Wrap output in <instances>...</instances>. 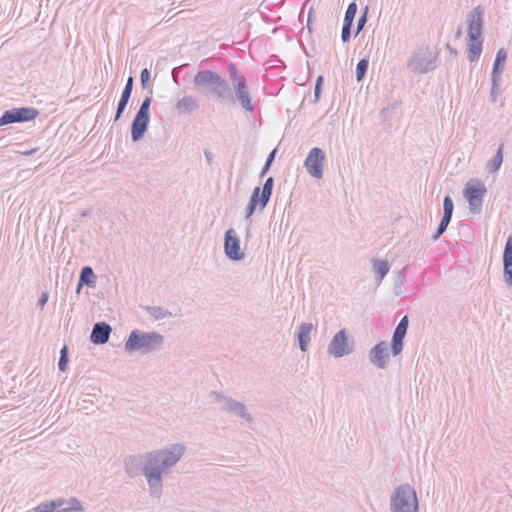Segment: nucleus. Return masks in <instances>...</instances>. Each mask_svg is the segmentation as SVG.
Segmentation results:
<instances>
[{
  "label": "nucleus",
  "instance_id": "1",
  "mask_svg": "<svg viewBox=\"0 0 512 512\" xmlns=\"http://www.w3.org/2000/svg\"><path fill=\"white\" fill-rule=\"evenodd\" d=\"M184 452L183 445L173 444L169 448L154 450L144 455H130L124 460V470L130 478L143 473L150 496L159 498L163 489V474L176 465Z\"/></svg>",
  "mask_w": 512,
  "mask_h": 512
},
{
  "label": "nucleus",
  "instance_id": "2",
  "mask_svg": "<svg viewBox=\"0 0 512 512\" xmlns=\"http://www.w3.org/2000/svg\"><path fill=\"white\" fill-rule=\"evenodd\" d=\"M228 74L231 86L228 84V93L225 96V101L232 105L239 104L246 112H253L255 108L252 104L246 78L234 63L229 64Z\"/></svg>",
  "mask_w": 512,
  "mask_h": 512
},
{
  "label": "nucleus",
  "instance_id": "3",
  "mask_svg": "<svg viewBox=\"0 0 512 512\" xmlns=\"http://www.w3.org/2000/svg\"><path fill=\"white\" fill-rule=\"evenodd\" d=\"M196 91L206 97H215L219 101H225L228 93V82L218 73L211 70L198 71L193 78Z\"/></svg>",
  "mask_w": 512,
  "mask_h": 512
},
{
  "label": "nucleus",
  "instance_id": "4",
  "mask_svg": "<svg viewBox=\"0 0 512 512\" xmlns=\"http://www.w3.org/2000/svg\"><path fill=\"white\" fill-rule=\"evenodd\" d=\"M163 344L164 337L160 333L134 329L125 341L124 349L128 353L140 352L142 354H149L161 349Z\"/></svg>",
  "mask_w": 512,
  "mask_h": 512
},
{
  "label": "nucleus",
  "instance_id": "5",
  "mask_svg": "<svg viewBox=\"0 0 512 512\" xmlns=\"http://www.w3.org/2000/svg\"><path fill=\"white\" fill-rule=\"evenodd\" d=\"M390 512H419L416 490L408 483L394 488L389 504Z\"/></svg>",
  "mask_w": 512,
  "mask_h": 512
},
{
  "label": "nucleus",
  "instance_id": "6",
  "mask_svg": "<svg viewBox=\"0 0 512 512\" xmlns=\"http://www.w3.org/2000/svg\"><path fill=\"white\" fill-rule=\"evenodd\" d=\"M439 66L438 52H433L429 46L418 47L407 63V69L414 74H426Z\"/></svg>",
  "mask_w": 512,
  "mask_h": 512
},
{
  "label": "nucleus",
  "instance_id": "7",
  "mask_svg": "<svg viewBox=\"0 0 512 512\" xmlns=\"http://www.w3.org/2000/svg\"><path fill=\"white\" fill-rule=\"evenodd\" d=\"M152 102V97L148 96L146 97L135 117L132 120L131 123V139L133 142H138L141 139H143L145 133L148 130L149 122H150V105Z\"/></svg>",
  "mask_w": 512,
  "mask_h": 512
},
{
  "label": "nucleus",
  "instance_id": "8",
  "mask_svg": "<svg viewBox=\"0 0 512 512\" xmlns=\"http://www.w3.org/2000/svg\"><path fill=\"white\" fill-rule=\"evenodd\" d=\"M487 192L486 186L481 181H469L463 189V196L469 204L472 214H480L482 211L483 199Z\"/></svg>",
  "mask_w": 512,
  "mask_h": 512
},
{
  "label": "nucleus",
  "instance_id": "9",
  "mask_svg": "<svg viewBox=\"0 0 512 512\" xmlns=\"http://www.w3.org/2000/svg\"><path fill=\"white\" fill-rule=\"evenodd\" d=\"M210 395L211 397H214L215 402L221 404L222 411L241 417L247 422L253 421L251 414L243 403L216 391L211 392Z\"/></svg>",
  "mask_w": 512,
  "mask_h": 512
},
{
  "label": "nucleus",
  "instance_id": "10",
  "mask_svg": "<svg viewBox=\"0 0 512 512\" xmlns=\"http://www.w3.org/2000/svg\"><path fill=\"white\" fill-rule=\"evenodd\" d=\"M39 111L33 107H17L6 110L0 117V127L34 120Z\"/></svg>",
  "mask_w": 512,
  "mask_h": 512
},
{
  "label": "nucleus",
  "instance_id": "11",
  "mask_svg": "<svg viewBox=\"0 0 512 512\" xmlns=\"http://www.w3.org/2000/svg\"><path fill=\"white\" fill-rule=\"evenodd\" d=\"M353 350V344L349 343L347 331L343 328L332 337L327 352L335 358H341L351 354Z\"/></svg>",
  "mask_w": 512,
  "mask_h": 512
},
{
  "label": "nucleus",
  "instance_id": "12",
  "mask_svg": "<svg viewBox=\"0 0 512 512\" xmlns=\"http://www.w3.org/2000/svg\"><path fill=\"white\" fill-rule=\"evenodd\" d=\"M325 159V153L321 148L314 147L309 151L304 161V167L311 177L315 179L323 177Z\"/></svg>",
  "mask_w": 512,
  "mask_h": 512
},
{
  "label": "nucleus",
  "instance_id": "13",
  "mask_svg": "<svg viewBox=\"0 0 512 512\" xmlns=\"http://www.w3.org/2000/svg\"><path fill=\"white\" fill-rule=\"evenodd\" d=\"M484 9L481 5L473 8L467 15L468 22V38L471 42L481 40L483 22H484Z\"/></svg>",
  "mask_w": 512,
  "mask_h": 512
},
{
  "label": "nucleus",
  "instance_id": "14",
  "mask_svg": "<svg viewBox=\"0 0 512 512\" xmlns=\"http://www.w3.org/2000/svg\"><path fill=\"white\" fill-rule=\"evenodd\" d=\"M224 252L227 258L232 261H240L245 256L240 247L239 237L233 228H230L225 232Z\"/></svg>",
  "mask_w": 512,
  "mask_h": 512
},
{
  "label": "nucleus",
  "instance_id": "15",
  "mask_svg": "<svg viewBox=\"0 0 512 512\" xmlns=\"http://www.w3.org/2000/svg\"><path fill=\"white\" fill-rule=\"evenodd\" d=\"M408 326V316L405 315L399 321L392 335L391 352L394 357L398 356L403 350V340L407 334Z\"/></svg>",
  "mask_w": 512,
  "mask_h": 512
},
{
  "label": "nucleus",
  "instance_id": "16",
  "mask_svg": "<svg viewBox=\"0 0 512 512\" xmlns=\"http://www.w3.org/2000/svg\"><path fill=\"white\" fill-rule=\"evenodd\" d=\"M389 359L388 353V344L386 341H381L376 344L369 351V360L370 362L377 366L378 368L384 369L387 365V360Z\"/></svg>",
  "mask_w": 512,
  "mask_h": 512
},
{
  "label": "nucleus",
  "instance_id": "17",
  "mask_svg": "<svg viewBox=\"0 0 512 512\" xmlns=\"http://www.w3.org/2000/svg\"><path fill=\"white\" fill-rule=\"evenodd\" d=\"M503 279L508 287L512 286V235L507 238L503 256Z\"/></svg>",
  "mask_w": 512,
  "mask_h": 512
},
{
  "label": "nucleus",
  "instance_id": "18",
  "mask_svg": "<svg viewBox=\"0 0 512 512\" xmlns=\"http://www.w3.org/2000/svg\"><path fill=\"white\" fill-rule=\"evenodd\" d=\"M111 332L112 328L108 323L97 322L92 328L90 342L95 345H103L108 342Z\"/></svg>",
  "mask_w": 512,
  "mask_h": 512
},
{
  "label": "nucleus",
  "instance_id": "19",
  "mask_svg": "<svg viewBox=\"0 0 512 512\" xmlns=\"http://www.w3.org/2000/svg\"><path fill=\"white\" fill-rule=\"evenodd\" d=\"M269 203V199L263 200V194L260 192V187H255L252 191L250 200L246 207L245 219H249L257 207L260 211L264 210L267 204Z\"/></svg>",
  "mask_w": 512,
  "mask_h": 512
},
{
  "label": "nucleus",
  "instance_id": "20",
  "mask_svg": "<svg viewBox=\"0 0 512 512\" xmlns=\"http://www.w3.org/2000/svg\"><path fill=\"white\" fill-rule=\"evenodd\" d=\"M314 326L312 323H302L299 326L297 332V340L299 343V348L302 352H306L310 342V334L313 331Z\"/></svg>",
  "mask_w": 512,
  "mask_h": 512
},
{
  "label": "nucleus",
  "instance_id": "21",
  "mask_svg": "<svg viewBox=\"0 0 512 512\" xmlns=\"http://www.w3.org/2000/svg\"><path fill=\"white\" fill-rule=\"evenodd\" d=\"M66 504V500L59 498L56 500L46 501L40 503L35 507V512H62V506Z\"/></svg>",
  "mask_w": 512,
  "mask_h": 512
},
{
  "label": "nucleus",
  "instance_id": "22",
  "mask_svg": "<svg viewBox=\"0 0 512 512\" xmlns=\"http://www.w3.org/2000/svg\"><path fill=\"white\" fill-rule=\"evenodd\" d=\"M198 108V102L193 96H184L176 103V109L180 114L191 113Z\"/></svg>",
  "mask_w": 512,
  "mask_h": 512
},
{
  "label": "nucleus",
  "instance_id": "23",
  "mask_svg": "<svg viewBox=\"0 0 512 512\" xmlns=\"http://www.w3.org/2000/svg\"><path fill=\"white\" fill-rule=\"evenodd\" d=\"M96 275L90 266H84L81 269L79 276V286L87 285L88 287L94 288L96 285Z\"/></svg>",
  "mask_w": 512,
  "mask_h": 512
},
{
  "label": "nucleus",
  "instance_id": "24",
  "mask_svg": "<svg viewBox=\"0 0 512 512\" xmlns=\"http://www.w3.org/2000/svg\"><path fill=\"white\" fill-rule=\"evenodd\" d=\"M506 59V50L504 48L499 49L493 63L491 76L501 77Z\"/></svg>",
  "mask_w": 512,
  "mask_h": 512
},
{
  "label": "nucleus",
  "instance_id": "25",
  "mask_svg": "<svg viewBox=\"0 0 512 512\" xmlns=\"http://www.w3.org/2000/svg\"><path fill=\"white\" fill-rule=\"evenodd\" d=\"M373 271L376 274L377 281H382L383 278L388 274L390 265L387 260L373 259L372 260Z\"/></svg>",
  "mask_w": 512,
  "mask_h": 512
},
{
  "label": "nucleus",
  "instance_id": "26",
  "mask_svg": "<svg viewBox=\"0 0 512 512\" xmlns=\"http://www.w3.org/2000/svg\"><path fill=\"white\" fill-rule=\"evenodd\" d=\"M503 150L504 145L500 144L494 157L487 163V170L489 173L497 172L503 163Z\"/></svg>",
  "mask_w": 512,
  "mask_h": 512
},
{
  "label": "nucleus",
  "instance_id": "27",
  "mask_svg": "<svg viewBox=\"0 0 512 512\" xmlns=\"http://www.w3.org/2000/svg\"><path fill=\"white\" fill-rule=\"evenodd\" d=\"M133 84H134V79L132 76H129L127 79V82L125 84V87L121 93V97L119 99L118 105L127 107V104L130 100V97H131V94L133 91Z\"/></svg>",
  "mask_w": 512,
  "mask_h": 512
},
{
  "label": "nucleus",
  "instance_id": "28",
  "mask_svg": "<svg viewBox=\"0 0 512 512\" xmlns=\"http://www.w3.org/2000/svg\"><path fill=\"white\" fill-rule=\"evenodd\" d=\"M145 309L155 320H161L172 316V313L169 310L164 309L161 306H147Z\"/></svg>",
  "mask_w": 512,
  "mask_h": 512
},
{
  "label": "nucleus",
  "instance_id": "29",
  "mask_svg": "<svg viewBox=\"0 0 512 512\" xmlns=\"http://www.w3.org/2000/svg\"><path fill=\"white\" fill-rule=\"evenodd\" d=\"M62 512H84V507L76 497L66 500V504L62 506Z\"/></svg>",
  "mask_w": 512,
  "mask_h": 512
},
{
  "label": "nucleus",
  "instance_id": "30",
  "mask_svg": "<svg viewBox=\"0 0 512 512\" xmlns=\"http://www.w3.org/2000/svg\"><path fill=\"white\" fill-rule=\"evenodd\" d=\"M482 52V42L481 40L477 42H471V44L468 47V54L467 58L470 62H474L476 59L480 57V54Z\"/></svg>",
  "mask_w": 512,
  "mask_h": 512
},
{
  "label": "nucleus",
  "instance_id": "31",
  "mask_svg": "<svg viewBox=\"0 0 512 512\" xmlns=\"http://www.w3.org/2000/svg\"><path fill=\"white\" fill-rule=\"evenodd\" d=\"M407 268L408 267L405 266L404 268L399 270L397 272L396 277L394 278L393 289H394V294L396 296H399L401 294V289H402V286H403V284L405 282V274H406Z\"/></svg>",
  "mask_w": 512,
  "mask_h": 512
},
{
  "label": "nucleus",
  "instance_id": "32",
  "mask_svg": "<svg viewBox=\"0 0 512 512\" xmlns=\"http://www.w3.org/2000/svg\"><path fill=\"white\" fill-rule=\"evenodd\" d=\"M369 66V61L366 58L361 59L356 65V80L361 81L364 79Z\"/></svg>",
  "mask_w": 512,
  "mask_h": 512
},
{
  "label": "nucleus",
  "instance_id": "33",
  "mask_svg": "<svg viewBox=\"0 0 512 512\" xmlns=\"http://www.w3.org/2000/svg\"><path fill=\"white\" fill-rule=\"evenodd\" d=\"M69 350L66 345L62 347L60 350V357L58 362V368L60 371L65 372L67 370L68 362H69Z\"/></svg>",
  "mask_w": 512,
  "mask_h": 512
},
{
  "label": "nucleus",
  "instance_id": "34",
  "mask_svg": "<svg viewBox=\"0 0 512 512\" xmlns=\"http://www.w3.org/2000/svg\"><path fill=\"white\" fill-rule=\"evenodd\" d=\"M451 219L452 218H449V217H446V216H442L441 221H440V223L438 225V228H437L436 232L432 236V240L433 241L438 240L441 237V235L446 231L449 223L451 222Z\"/></svg>",
  "mask_w": 512,
  "mask_h": 512
},
{
  "label": "nucleus",
  "instance_id": "35",
  "mask_svg": "<svg viewBox=\"0 0 512 512\" xmlns=\"http://www.w3.org/2000/svg\"><path fill=\"white\" fill-rule=\"evenodd\" d=\"M357 9H358L357 4L355 2H351L346 9L343 23L353 25V21L356 16Z\"/></svg>",
  "mask_w": 512,
  "mask_h": 512
},
{
  "label": "nucleus",
  "instance_id": "36",
  "mask_svg": "<svg viewBox=\"0 0 512 512\" xmlns=\"http://www.w3.org/2000/svg\"><path fill=\"white\" fill-rule=\"evenodd\" d=\"M273 186H274V178L268 177L262 187L260 188V192L263 194V200L271 198L272 192H273Z\"/></svg>",
  "mask_w": 512,
  "mask_h": 512
},
{
  "label": "nucleus",
  "instance_id": "37",
  "mask_svg": "<svg viewBox=\"0 0 512 512\" xmlns=\"http://www.w3.org/2000/svg\"><path fill=\"white\" fill-rule=\"evenodd\" d=\"M500 81H501V77L491 76L492 85H491L490 97H491L492 102H496L497 96L500 94V90H499Z\"/></svg>",
  "mask_w": 512,
  "mask_h": 512
},
{
  "label": "nucleus",
  "instance_id": "38",
  "mask_svg": "<svg viewBox=\"0 0 512 512\" xmlns=\"http://www.w3.org/2000/svg\"><path fill=\"white\" fill-rule=\"evenodd\" d=\"M453 210H454L453 200L449 195H447L444 197V200H443V215L442 216L452 218Z\"/></svg>",
  "mask_w": 512,
  "mask_h": 512
},
{
  "label": "nucleus",
  "instance_id": "39",
  "mask_svg": "<svg viewBox=\"0 0 512 512\" xmlns=\"http://www.w3.org/2000/svg\"><path fill=\"white\" fill-rule=\"evenodd\" d=\"M324 82V77L319 75L316 79L315 87H314V100L313 103H317L320 99L322 93V86Z\"/></svg>",
  "mask_w": 512,
  "mask_h": 512
},
{
  "label": "nucleus",
  "instance_id": "40",
  "mask_svg": "<svg viewBox=\"0 0 512 512\" xmlns=\"http://www.w3.org/2000/svg\"><path fill=\"white\" fill-rule=\"evenodd\" d=\"M367 14H368V7H366L363 11V13L360 15L358 21H357V27H356V33L355 35H358L364 28L365 24L367 23Z\"/></svg>",
  "mask_w": 512,
  "mask_h": 512
},
{
  "label": "nucleus",
  "instance_id": "41",
  "mask_svg": "<svg viewBox=\"0 0 512 512\" xmlns=\"http://www.w3.org/2000/svg\"><path fill=\"white\" fill-rule=\"evenodd\" d=\"M352 26L351 24H346V23H343V26H342V31H341V39L342 41L345 43V42H348L351 38V29H352Z\"/></svg>",
  "mask_w": 512,
  "mask_h": 512
},
{
  "label": "nucleus",
  "instance_id": "42",
  "mask_svg": "<svg viewBox=\"0 0 512 512\" xmlns=\"http://www.w3.org/2000/svg\"><path fill=\"white\" fill-rule=\"evenodd\" d=\"M150 77H151V75L147 68H145L141 71L140 80H141L142 87L144 89L146 88L147 83L150 81Z\"/></svg>",
  "mask_w": 512,
  "mask_h": 512
},
{
  "label": "nucleus",
  "instance_id": "43",
  "mask_svg": "<svg viewBox=\"0 0 512 512\" xmlns=\"http://www.w3.org/2000/svg\"><path fill=\"white\" fill-rule=\"evenodd\" d=\"M48 299H49V293L43 292L41 294L40 298L38 299L37 306H39L40 308H43L46 305V303L48 302Z\"/></svg>",
  "mask_w": 512,
  "mask_h": 512
},
{
  "label": "nucleus",
  "instance_id": "44",
  "mask_svg": "<svg viewBox=\"0 0 512 512\" xmlns=\"http://www.w3.org/2000/svg\"><path fill=\"white\" fill-rule=\"evenodd\" d=\"M125 109H126L125 106L117 105V109H116V113H115V117H114L115 122H117L122 117Z\"/></svg>",
  "mask_w": 512,
  "mask_h": 512
},
{
  "label": "nucleus",
  "instance_id": "45",
  "mask_svg": "<svg viewBox=\"0 0 512 512\" xmlns=\"http://www.w3.org/2000/svg\"><path fill=\"white\" fill-rule=\"evenodd\" d=\"M276 152L277 150L274 149L270 152V154L268 155L266 161H265V164H269V165H272L274 159H275V155H276Z\"/></svg>",
  "mask_w": 512,
  "mask_h": 512
},
{
  "label": "nucleus",
  "instance_id": "46",
  "mask_svg": "<svg viewBox=\"0 0 512 512\" xmlns=\"http://www.w3.org/2000/svg\"><path fill=\"white\" fill-rule=\"evenodd\" d=\"M204 155L208 164H211L213 161V154L209 150H204Z\"/></svg>",
  "mask_w": 512,
  "mask_h": 512
},
{
  "label": "nucleus",
  "instance_id": "47",
  "mask_svg": "<svg viewBox=\"0 0 512 512\" xmlns=\"http://www.w3.org/2000/svg\"><path fill=\"white\" fill-rule=\"evenodd\" d=\"M270 167H271V165L264 164V166H263V168L261 170V173H260V177H264L268 173Z\"/></svg>",
  "mask_w": 512,
  "mask_h": 512
},
{
  "label": "nucleus",
  "instance_id": "48",
  "mask_svg": "<svg viewBox=\"0 0 512 512\" xmlns=\"http://www.w3.org/2000/svg\"><path fill=\"white\" fill-rule=\"evenodd\" d=\"M446 49L449 51L452 55H457V50L453 48L449 43L446 44Z\"/></svg>",
  "mask_w": 512,
  "mask_h": 512
},
{
  "label": "nucleus",
  "instance_id": "49",
  "mask_svg": "<svg viewBox=\"0 0 512 512\" xmlns=\"http://www.w3.org/2000/svg\"><path fill=\"white\" fill-rule=\"evenodd\" d=\"M311 16L312 15H311V11H310L309 14H308V23H307V27H308L309 31H311V27H310Z\"/></svg>",
  "mask_w": 512,
  "mask_h": 512
},
{
  "label": "nucleus",
  "instance_id": "50",
  "mask_svg": "<svg viewBox=\"0 0 512 512\" xmlns=\"http://www.w3.org/2000/svg\"><path fill=\"white\" fill-rule=\"evenodd\" d=\"M35 151H36L35 149H32L30 151L24 152L23 154H25V155H32Z\"/></svg>",
  "mask_w": 512,
  "mask_h": 512
},
{
  "label": "nucleus",
  "instance_id": "51",
  "mask_svg": "<svg viewBox=\"0 0 512 512\" xmlns=\"http://www.w3.org/2000/svg\"><path fill=\"white\" fill-rule=\"evenodd\" d=\"M461 28H458L457 32H456V37H460L461 36Z\"/></svg>",
  "mask_w": 512,
  "mask_h": 512
},
{
  "label": "nucleus",
  "instance_id": "52",
  "mask_svg": "<svg viewBox=\"0 0 512 512\" xmlns=\"http://www.w3.org/2000/svg\"><path fill=\"white\" fill-rule=\"evenodd\" d=\"M82 287L79 286V283L77 284L76 293L80 294Z\"/></svg>",
  "mask_w": 512,
  "mask_h": 512
}]
</instances>
